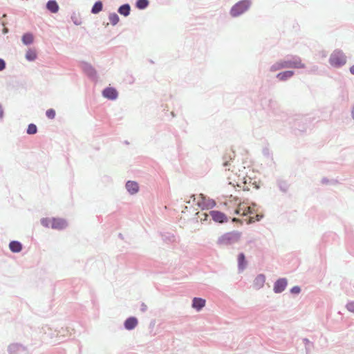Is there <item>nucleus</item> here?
Returning <instances> with one entry per match:
<instances>
[{
	"instance_id": "nucleus-1",
	"label": "nucleus",
	"mask_w": 354,
	"mask_h": 354,
	"mask_svg": "<svg viewBox=\"0 0 354 354\" xmlns=\"http://www.w3.org/2000/svg\"><path fill=\"white\" fill-rule=\"evenodd\" d=\"M241 237V232L233 231L227 232L220 236L217 243L220 245H228L238 242Z\"/></svg>"
},
{
	"instance_id": "nucleus-2",
	"label": "nucleus",
	"mask_w": 354,
	"mask_h": 354,
	"mask_svg": "<svg viewBox=\"0 0 354 354\" xmlns=\"http://www.w3.org/2000/svg\"><path fill=\"white\" fill-rule=\"evenodd\" d=\"M330 64L335 67H340L346 64V57L341 51H335L329 59Z\"/></svg>"
},
{
	"instance_id": "nucleus-3",
	"label": "nucleus",
	"mask_w": 354,
	"mask_h": 354,
	"mask_svg": "<svg viewBox=\"0 0 354 354\" xmlns=\"http://www.w3.org/2000/svg\"><path fill=\"white\" fill-rule=\"evenodd\" d=\"M250 6V1L243 0L235 4L231 9L230 13L233 17H237L248 10Z\"/></svg>"
},
{
	"instance_id": "nucleus-4",
	"label": "nucleus",
	"mask_w": 354,
	"mask_h": 354,
	"mask_svg": "<svg viewBox=\"0 0 354 354\" xmlns=\"http://www.w3.org/2000/svg\"><path fill=\"white\" fill-rule=\"evenodd\" d=\"M197 204L202 209H211L216 205V203L214 200L206 198L203 194H199Z\"/></svg>"
},
{
	"instance_id": "nucleus-5",
	"label": "nucleus",
	"mask_w": 354,
	"mask_h": 354,
	"mask_svg": "<svg viewBox=\"0 0 354 354\" xmlns=\"http://www.w3.org/2000/svg\"><path fill=\"white\" fill-rule=\"evenodd\" d=\"M67 226L66 221L60 218H51V228L55 230H62Z\"/></svg>"
},
{
	"instance_id": "nucleus-6",
	"label": "nucleus",
	"mask_w": 354,
	"mask_h": 354,
	"mask_svg": "<svg viewBox=\"0 0 354 354\" xmlns=\"http://www.w3.org/2000/svg\"><path fill=\"white\" fill-rule=\"evenodd\" d=\"M288 68H304L306 67L299 57H293L290 60H286Z\"/></svg>"
},
{
	"instance_id": "nucleus-7",
	"label": "nucleus",
	"mask_w": 354,
	"mask_h": 354,
	"mask_svg": "<svg viewBox=\"0 0 354 354\" xmlns=\"http://www.w3.org/2000/svg\"><path fill=\"white\" fill-rule=\"evenodd\" d=\"M209 214L213 220L216 222L224 223L227 221V216L223 212L219 211H211Z\"/></svg>"
},
{
	"instance_id": "nucleus-8",
	"label": "nucleus",
	"mask_w": 354,
	"mask_h": 354,
	"mask_svg": "<svg viewBox=\"0 0 354 354\" xmlns=\"http://www.w3.org/2000/svg\"><path fill=\"white\" fill-rule=\"evenodd\" d=\"M234 213L237 215L246 216L253 214V209L251 207H246L240 204L236 209Z\"/></svg>"
},
{
	"instance_id": "nucleus-9",
	"label": "nucleus",
	"mask_w": 354,
	"mask_h": 354,
	"mask_svg": "<svg viewBox=\"0 0 354 354\" xmlns=\"http://www.w3.org/2000/svg\"><path fill=\"white\" fill-rule=\"evenodd\" d=\"M103 96L109 100H115L118 97L117 91L111 87H108L103 91Z\"/></svg>"
},
{
	"instance_id": "nucleus-10",
	"label": "nucleus",
	"mask_w": 354,
	"mask_h": 354,
	"mask_svg": "<svg viewBox=\"0 0 354 354\" xmlns=\"http://www.w3.org/2000/svg\"><path fill=\"white\" fill-rule=\"evenodd\" d=\"M287 286V280L286 279H278L274 286V290L275 292H281L283 291Z\"/></svg>"
},
{
	"instance_id": "nucleus-11",
	"label": "nucleus",
	"mask_w": 354,
	"mask_h": 354,
	"mask_svg": "<svg viewBox=\"0 0 354 354\" xmlns=\"http://www.w3.org/2000/svg\"><path fill=\"white\" fill-rule=\"evenodd\" d=\"M138 324V320L135 317H129L124 322L125 328L127 330L133 329Z\"/></svg>"
},
{
	"instance_id": "nucleus-12",
	"label": "nucleus",
	"mask_w": 354,
	"mask_h": 354,
	"mask_svg": "<svg viewBox=\"0 0 354 354\" xmlns=\"http://www.w3.org/2000/svg\"><path fill=\"white\" fill-rule=\"evenodd\" d=\"M205 305V300L201 298L195 297L193 299L192 307L196 309L197 310H200L202 308H203Z\"/></svg>"
},
{
	"instance_id": "nucleus-13",
	"label": "nucleus",
	"mask_w": 354,
	"mask_h": 354,
	"mask_svg": "<svg viewBox=\"0 0 354 354\" xmlns=\"http://www.w3.org/2000/svg\"><path fill=\"white\" fill-rule=\"evenodd\" d=\"M126 188L132 194L138 192L139 189L138 183L133 181H128L126 184Z\"/></svg>"
},
{
	"instance_id": "nucleus-14",
	"label": "nucleus",
	"mask_w": 354,
	"mask_h": 354,
	"mask_svg": "<svg viewBox=\"0 0 354 354\" xmlns=\"http://www.w3.org/2000/svg\"><path fill=\"white\" fill-rule=\"evenodd\" d=\"M294 75V72L292 71H286L284 72L279 73L277 74V77L281 81H285L290 77H292Z\"/></svg>"
},
{
	"instance_id": "nucleus-15",
	"label": "nucleus",
	"mask_w": 354,
	"mask_h": 354,
	"mask_svg": "<svg viewBox=\"0 0 354 354\" xmlns=\"http://www.w3.org/2000/svg\"><path fill=\"white\" fill-rule=\"evenodd\" d=\"M9 248L12 252H19L21 250L22 245L19 242L13 241L10 243Z\"/></svg>"
},
{
	"instance_id": "nucleus-16",
	"label": "nucleus",
	"mask_w": 354,
	"mask_h": 354,
	"mask_svg": "<svg viewBox=\"0 0 354 354\" xmlns=\"http://www.w3.org/2000/svg\"><path fill=\"white\" fill-rule=\"evenodd\" d=\"M47 8L52 12L56 13L59 10V6L55 1L50 0L47 3Z\"/></svg>"
},
{
	"instance_id": "nucleus-17",
	"label": "nucleus",
	"mask_w": 354,
	"mask_h": 354,
	"mask_svg": "<svg viewBox=\"0 0 354 354\" xmlns=\"http://www.w3.org/2000/svg\"><path fill=\"white\" fill-rule=\"evenodd\" d=\"M288 68L287 62L286 61H280L274 64L272 67L271 70L272 71H275L277 70H280L282 68Z\"/></svg>"
},
{
	"instance_id": "nucleus-18",
	"label": "nucleus",
	"mask_w": 354,
	"mask_h": 354,
	"mask_svg": "<svg viewBox=\"0 0 354 354\" xmlns=\"http://www.w3.org/2000/svg\"><path fill=\"white\" fill-rule=\"evenodd\" d=\"M118 12L120 15L125 17L128 16L130 12V6L129 4H124L120 6L118 9Z\"/></svg>"
},
{
	"instance_id": "nucleus-19",
	"label": "nucleus",
	"mask_w": 354,
	"mask_h": 354,
	"mask_svg": "<svg viewBox=\"0 0 354 354\" xmlns=\"http://www.w3.org/2000/svg\"><path fill=\"white\" fill-rule=\"evenodd\" d=\"M33 35L31 33H26L22 37V41L24 44L28 45L33 42Z\"/></svg>"
},
{
	"instance_id": "nucleus-20",
	"label": "nucleus",
	"mask_w": 354,
	"mask_h": 354,
	"mask_svg": "<svg viewBox=\"0 0 354 354\" xmlns=\"http://www.w3.org/2000/svg\"><path fill=\"white\" fill-rule=\"evenodd\" d=\"M102 8H103L102 3L101 1H97L93 5L91 12L93 14H97L100 11H102Z\"/></svg>"
},
{
	"instance_id": "nucleus-21",
	"label": "nucleus",
	"mask_w": 354,
	"mask_h": 354,
	"mask_svg": "<svg viewBox=\"0 0 354 354\" xmlns=\"http://www.w3.org/2000/svg\"><path fill=\"white\" fill-rule=\"evenodd\" d=\"M238 263H239V267L241 269L243 270V268H245V267L246 266V261H245V255L243 253L239 254V255L238 256Z\"/></svg>"
},
{
	"instance_id": "nucleus-22",
	"label": "nucleus",
	"mask_w": 354,
	"mask_h": 354,
	"mask_svg": "<svg viewBox=\"0 0 354 354\" xmlns=\"http://www.w3.org/2000/svg\"><path fill=\"white\" fill-rule=\"evenodd\" d=\"M37 57L35 50L29 49L26 53V58L29 61H34Z\"/></svg>"
},
{
	"instance_id": "nucleus-23",
	"label": "nucleus",
	"mask_w": 354,
	"mask_h": 354,
	"mask_svg": "<svg viewBox=\"0 0 354 354\" xmlns=\"http://www.w3.org/2000/svg\"><path fill=\"white\" fill-rule=\"evenodd\" d=\"M109 21L110 23L115 26L116 25L118 21H119V17L117 14L115 13H111L109 16Z\"/></svg>"
},
{
	"instance_id": "nucleus-24",
	"label": "nucleus",
	"mask_w": 354,
	"mask_h": 354,
	"mask_svg": "<svg viewBox=\"0 0 354 354\" xmlns=\"http://www.w3.org/2000/svg\"><path fill=\"white\" fill-rule=\"evenodd\" d=\"M149 2L147 0H138L136 6L139 9H145L148 6Z\"/></svg>"
},
{
	"instance_id": "nucleus-25",
	"label": "nucleus",
	"mask_w": 354,
	"mask_h": 354,
	"mask_svg": "<svg viewBox=\"0 0 354 354\" xmlns=\"http://www.w3.org/2000/svg\"><path fill=\"white\" fill-rule=\"evenodd\" d=\"M37 129L35 124H30L27 129V133L28 134H35L37 133Z\"/></svg>"
},
{
	"instance_id": "nucleus-26",
	"label": "nucleus",
	"mask_w": 354,
	"mask_h": 354,
	"mask_svg": "<svg viewBox=\"0 0 354 354\" xmlns=\"http://www.w3.org/2000/svg\"><path fill=\"white\" fill-rule=\"evenodd\" d=\"M41 223L46 227H51V218H44L41 220Z\"/></svg>"
},
{
	"instance_id": "nucleus-27",
	"label": "nucleus",
	"mask_w": 354,
	"mask_h": 354,
	"mask_svg": "<svg viewBox=\"0 0 354 354\" xmlns=\"http://www.w3.org/2000/svg\"><path fill=\"white\" fill-rule=\"evenodd\" d=\"M263 214H256L255 216H250L248 223H252L255 221H259L263 218Z\"/></svg>"
},
{
	"instance_id": "nucleus-28",
	"label": "nucleus",
	"mask_w": 354,
	"mask_h": 354,
	"mask_svg": "<svg viewBox=\"0 0 354 354\" xmlns=\"http://www.w3.org/2000/svg\"><path fill=\"white\" fill-rule=\"evenodd\" d=\"M46 115L49 119H54L56 115L55 111L53 109H48L46 112Z\"/></svg>"
},
{
	"instance_id": "nucleus-29",
	"label": "nucleus",
	"mask_w": 354,
	"mask_h": 354,
	"mask_svg": "<svg viewBox=\"0 0 354 354\" xmlns=\"http://www.w3.org/2000/svg\"><path fill=\"white\" fill-rule=\"evenodd\" d=\"M346 308L348 311L354 313V301L348 302L346 304Z\"/></svg>"
},
{
	"instance_id": "nucleus-30",
	"label": "nucleus",
	"mask_w": 354,
	"mask_h": 354,
	"mask_svg": "<svg viewBox=\"0 0 354 354\" xmlns=\"http://www.w3.org/2000/svg\"><path fill=\"white\" fill-rule=\"evenodd\" d=\"M256 281L259 282L262 285L265 281V277L263 275H259L256 278Z\"/></svg>"
},
{
	"instance_id": "nucleus-31",
	"label": "nucleus",
	"mask_w": 354,
	"mask_h": 354,
	"mask_svg": "<svg viewBox=\"0 0 354 354\" xmlns=\"http://www.w3.org/2000/svg\"><path fill=\"white\" fill-rule=\"evenodd\" d=\"M300 288L298 286H295L291 289V292L298 294L300 292Z\"/></svg>"
},
{
	"instance_id": "nucleus-32",
	"label": "nucleus",
	"mask_w": 354,
	"mask_h": 354,
	"mask_svg": "<svg viewBox=\"0 0 354 354\" xmlns=\"http://www.w3.org/2000/svg\"><path fill=\"white\" fill-rule=\"evenodd\" d=\"M6 67V64H5V62L0 59V71L3 70Z\"/></svg>"
},
{
	"instance_id": "nucleus-33",
	"label": "nucleus",
	"mask_w": 354,
	"mask_h": 354,
	"mask_svg": "<svg viewBox=\"0 0 354 354\" xmlns=\"http://www.w3.org/2000/svg\"><path fill=\"white\" fill-rule=\"evenodd\" d=\"M3 109L2 106L0 104V118H3Z\"/></svg>"
},
{
	"instance_id": "nucleus-34",
	"label": "nucleus",
	"mask_w": 354,
	"mask_h": 354,
	"mask_svg": "<svg viewBox=\"0 0 354 354\" xmlns=\"http://www.w3.org/2000/svg\"><path fill=\"white\" fill-rule=\"evenodd\" d=\"M232 221L233 222H240L241 223H242V222L239 219H238L236 218H232Z\"/></svg>"
},
{
	"instance_id": "nucleus-35",
	"label": "nucleus",
	"mask_w": 354,
	"mask_h": 354,
	"mask_svg": "<svg viewBox=\"0 0 354 354\" xmlns=\"http://www.w3.org/2000/svg\"><path fill=\"white\" fill-rule=\"evenodd\" d=\"M351 73L354 75V65L350 68Z\"/></svg>"
},
{
	"instance_id": "nucleus-36",
	"label": "nucleus",
	"mask_w": 354,
	"mask_h": 354,
	"mask_svg": "<svg viewBox=\"0 0 354 354\" xmlns=\"http://www.w3.org/2000/svg\"><path fill=\"white\" fill-rule=\"evenodd\" d=\"M352 115H353V118L354 119V107L353 108V110H352Z\"/></svg>"
}]
</instances>
